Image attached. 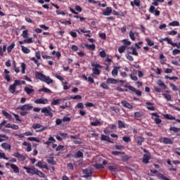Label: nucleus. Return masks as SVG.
Listing matches in <instances>:
<instances>
[{
	"label": "nucleus",
	"instance_id": "obj_1",
	"mask_svg": "<svg viewBox=\"0 0 180 180\" xmlns=\"http://www.w3.org/2000/svg\"><path fill=\"white\" fill-rule=\"evenodd\" d=\"M26 84V82L25 80H15L14 83L8 87V91L11 92V94H19V91H16V87L19 86L20 85H25Z\"/></svg>",
	"mask_w": 180,
	"mask_h": 180
},
{
	"label": "nucleus",
	"instance_id": "obj_2",
	"mask_svg": "<svg viewBox=\"0 0 180 180\" xmlns=\"http://www.w3.org/2000/svg\"><path fill=\"white\" fill-rule=\"evenodd\" d=\"M35 78H37V79H39V81H41L42 82H46L48 85L53 84V79H51L50 77H47L40 72H36Z\"/></svg>",
	"mask_w": 180,
	"mask_h": 180
},
{
	"label": "nucleus",
	"instance_id": "obj_3",
	"mask_svg": "<svg viewBox=\"0 0 180 180\" xmlns=\"http://www.w3.org/2000/svg\"><path fill=\"white\" fill-rule=\"evenodd\" d=\"M91 67H93V68H92L93 73L91 74V77L95 78V75H100L101 70H101V68H102V65H101L98 63H96L94 62H91Z\"/></svg>",
	"mask_w": 180,
	"mask_h": 180
},
{
	"label": "nucleus",
	"instance_id": "obj_4",
	"mask_svg": "<svg viewBox=\"0 0 180 180\" xmlns=\"http://www.w3.org/2000/svg\"><path fill=\"white\" fill-rule=\"evenodd\" d=\"M141 150H143V153H146V154L143 155V160L142 162L144 164H149L150 163V160L151 158V154L147 151V149L141 148Z\"/></svg>",
	"mask_w": 180,
	"mask_h": 180
},
{
	"label": "nucleus",
	"instance_id": "obj_5",
	"mask_svg": "<svg viewBox=\"0 0 180 180\" xmlns=\"http://www.w3.org/2000/svg\"><path fill=\"white\" fill-rule=\"evenodd\" d=\"M41 112L44 114V116H50V117H53V112H51V107L50 106L42 108Z\"/></svg>",
	"mask_w": 180,
	"mask_h": 180
},
{
	"label": "nucleus",
	"instance_id": "obj_6",
	"mask_svg": "<svg viewBox=\"0 0 180 180\" xmlns=\"http://www.w3.org/2000/svg\"><path fill=\"white\" fill-rule=\"evenodd\" d=\"M34 103L37 105H47L49 100L47 98H39L34 101Z\"/></svg>",
	"mask_w": 180,
	"mask_h": 180
},
{
	"label": "nucleus",
	"instance_id": "obj_7",
	"mask_svg": "<svg viewBox=\"0 0 180 180\" xmlns=\"http://www.w3.org/2000/svg\"><path fill=\"white\" fill-rule=\"evenodd\" d=\"M150 115L151 116L155 117L154 121L156 124H160V123H162V120L160 119V115H158V112H152L150 113Z\"/></svg>",
	"mask_w": 180,
	"mask_h": 180
},
{
	"label": "nucleus",
	"instance_id": "obj_8",
	"mask_svg": "<svg viewBox=\"0 0 180 180\" xmlns=\"http://www.w3.org/2000/svg\"><path fill=\"white\" fill-rule=\"evenodd\" d=\"M24 169H26L27 174H31L32 175H36V171L37 170L34 167L33 168L24 167Z\"/></svg>",
	"mask_w": 180,
	"mask_h": 180
},
{
	"label": "nucleus",
	"instance_id": "obj_9",
	"mask_svg": "<svg viewBox=\"0 0 180 180\" xmlns=\"http://www.w3.org/2000/svg\"><path fill=\"white\" fill-rule=\"evenodd\" d=\"M13 157H15V158H18V160H20L21 161H25L26 157L25 155L20 154L19 152H15L13 154Z\"/></svg>",
	"mask_w": 180,
	"mask_h": 180
},
{
	"label": "nucleus",
	"instance_id": "obj_10",
	"mask_svg": "<svg viewBox=\"0 0 180 180\" xmlns=\"http://www.w3.org/2000/svg\"><path fill=\"white\" fill-rule=\"evenodd\" d=\"M160 143L163 144H174V141H172L169 138L163 137L161 139Z\"/></svg>",
	"mask_w": 180,
	"mask_h": 180
},
{
	"label": "nucleus",
	"instance_id": "obj_11",
	"mask_svg": "<svg viewBox=\"0 0 180 180\" xmlns=\"http://www.w3.org/2000/svg\"><path fill=\"white\" fill-rule=\"evenodd\" d=\"M20 110H30L33 109V106L31 104H25L18 108Z\"/></svg>",
	"mask_w": 180,
	"mask_h": 180
},
{
	"label": "nucleus",
	"instance_id": "obj_12",
	"mask_svg": "<svg viewBox=\"0 0 180 180\" xmlns=\"http://www.w3.org/2000/svg\"><path fill=\"white\" fill-rule=\"evenodd\" d=\"M111 13H112V7H107L105 10H104L102 12V15H103V16H110Z\"/></svg>",
	"mask_w": 180,
	"mask_h": 180
},
{
	"label": "nucleus",
	"instance_id": "obj_13",
	"mask_svg": "<svg viewBox=\"0 0 180 180\" xmlns=\"http://www.w3.org/2000/svg\"><path fill=\"white\" fill-rule=\"evenodd\" d=\"M165 119H167V120H176V122H178V123H180L179 119H175V117L169 115V114H165L164 115Z\"/></svg>",
	"mask_w": 180,
	"mask_h": 180
},
{
	"label": "nucleus",
	"instance_id": "obj_14",
	"mask_svg": "<svg viewBox=\"0 0 180 180\" xmlns=\"http://www.w3.org/2000/svg\"><path fill=\"white\" fill-rule=\"evenodd\" d=\"M36 167H38L39 168H44V169H47L48 171L49 169V166H47V165L46 164L44 165L43 162L40 160L36 164Z\"/></svg>",
	"mask_w": 180,
	"mask_h": 180
},
{
	"label": "nucleus",
	"instance_id": "obj_15",
	"mask_svg": "<svg viewBox=\"0 0 180 180\" xmlns=\"http://www.w3.org/2000/svg\"><path fill=\"white\" fill-rule=\"evenodd\" d=\"M121 103L124 108H127L128 109H133V105L130 103L127 102L126 100L121 101Z\"/></svg>",
	"mask_w": 180,
	"mask_h": 180
},
{
	"label": "nucleus",
	"instance_id": "obj_16",
	"mask_svg": "<svg viewBox=\"0 0 180 180\" xmlns=\"http://www.w3.org/2000/svg\"><path fill=\"white\" fill-rule=\"evenodd\" d=\"M101 141H108L111 144H113V143H115L113 141L110 140V138H109V136L106 135H101Z\"/></svg>",
	"mask_w": 180,
	"mask_h": 180
},
{
	"label": "nucleus",
	"instance_id": "obj_17",
	"mask_svg": "<svg viewBox=\"0 0 180 180\" xmlns=\"http://www.w3.org/2000/svg\"><path fill=\"white\" fill-rule=\"evenodd\" d=\"M136 140L137 146H142L145 141L144 137L143 136H136Z\"/></svg>",
	"mask_w": 180,
	"mask_h": 180
},
{
	"label": "nucleus",
	"instance_id": "obj_18",
	"mask_svg": "<svg viewBox=\"0 0 180 180\" xmlns=\"http://www.w3.org/2000/svg\"><path fill=\"white\" fill-rule=\"evenodd\" d=\"M129 91H131L132 92H135V94L138 96H141V91H140L139 89H136V88H134V86H129Z\"/></svg>",
	"mask_w": 180,
	"mask_h": 180
},
{
	"label": "nucleus",
	"instance_id": "obj_19",
	"mask_svg": "<svg viewBox=\"0 0 180 180\" xmlns=\"http://www.w3.org/2000/svg\"><path fill=\"white\" fill-rule=\"evenodd\" d=\"M82 77L83 79H84L85 81H88V82H89L90 84L95 83V80H94V78H92L91 77H87L85 75H82Z\"/></svg>",
	"mask_w": 180,
	"mask_h": 180
},
{
	"label": "nucleus",
	"instance_id": "obj_20",
	"mask_svg": "<svg viewBox=\"0 0 180 180\" xmlns=\"http://www.w3.org/2000/svg\"><path fill=\"white\" fill-rule=\"evenodd\" d=\"M22 146L27 147V153H30V151H32V143L24 141L22 143Z\"/></svg>",
	"mask_w": 180,
	"mask_h": 180
},
{
	"label": "nucleus",
	"instance_id": "obj_21",
	"mask_svg": "<svg viewBox=\"0 0 180 180\" xmlns=\"http://www.w3.org/2000/svg\"><path fill=\"white\" fill-rule=\"evenodd\" d=\"M53 143H56V139L53 136H50L48 139V141L44 143L46 146H50V144H52Z\"/></svg>",
	"mask_w": 180,
	"mask_h": 180
},
{
	"label": "nucleus",
	"instance_id": "obj_22",
	"mask_svg": "<svg viewBox=\"0 0 180 180\" xmlns=\"http://www.w3.org/2000/svg\"><path fill=\"white\" fill-rule=\"evenodd\" d=\"M146 104L148 105L147 109L148 110H152L153 112L155 110V107L153 106V105H154L153 103L148 101L146 103Z\"/></svg>",
	"mask_w": 180,
	"mask_h": 180
},
{
	"label": "nucleus",
	"instance_id": "obj_23",
	"mask_svg": "<svg viewBox=\"0 0 180 180\" xmlns=\"http://www.w3.org/2000/svg\"><path fill=\"white\" fill-rule=\"evenodd\" d=\"M84 172L86 174L84 176V178H89V176H91L92 174H94V172L92 170H89L87 169H84Z\"/></svg>",
	"mask_w": 180,
	"mask_h": 180
},
{
	"label": "nucleus",
	"instance_id": "obj_24",
	"mask_svg": "<svg viewBox=\"0 0 180 180\" xmlns=\"http://www.w3.org/2000/svg\"><path fill=\"white\" fill-rule=\"evenodd\" d=\"M11 169L13 170L14 174H19V167H18L15 164L11 165Z\"/></svg>",
	"mask_w": 180,
	"mask_h": 180
},
{
	"label": "nucleus",
	"instance_id": "obj_25",
	"mask_svg": "<svg viewBox=\"0 0 180 180\" xmlns=\"http://www.w3.org/2000/svg\"><path fill=\"white\" fill-rule=\"evenodd\" d=\"M1 148H4V150H11V144L8 143H1Z\"/></svg>",
	"mask_w": 180,
	"mask_h": 180
},
{
	"label": "nucleus",
	"instance_id": "obj_26",
	"mask_svg": "<svg viewBox=\"0 0 180 180\" xmlns=\"http://www.w3.org/2000/svg\"><path fill=\"white\" fill-rule=\"evenodd\" d=\"M21 50L24 54H29L30 53V49L25 46L21 45Z\"/></svg>",
	"mask_w": 180,
	"mask_h": 180
},
{
	"label": "nucleus",
	"instance_id": "obj_27",
	"mask_svg": "<svg viewBox=\"0 0 180 180\" xmlns=\"http://www.w3.org/2000/svg\"><path fill=\"white\" fill-rule=\"evenodd\" d=\"M84 157V153L80 150H78L77 153H75L74 158H82Z\"/></svg>",
	"mask_w": 180,
	"mask_h": 180
},
{
	"label": "nucleus",
	"instance_id": "obj_28",
	"mask_svg": "<svg viewBox=\"0 0 180 180\" xmlns=\"http://www.w3.org/2000/svg\"><path fill=\"white\" fill-rule=\"evenodd\" d=\"M106 82L107 84H117L119 80L113 78H108L107 79Z\"/></svg>",
	"mask_w": 180,
	"mask_h": 180
},
{
	"label": "nucleus",
	"instance_id": "obj_29",
	"mask_svg": "<svg viewBox=\"0 0 180 180\" xmlns=\"http://www.w3.org/2000/svg\"><path fill=\"white\" fill-rule=\"evenodd\" d=\"M35 175H37L38 176H39V178H46V174L40 172L39 169H37L35 172Z\"/></svg>",
	"mask_w": 180,
	"mask_h": 180
},
{
	"label": "nucleus",
	"instance_id": "obj_30",
	"mask_svg": "<svg viewBox=\"0 0 180 180\" xmlns=\"http://www.w3.org/2000/svg\"><path fill=\"white\" fill-rule=\"evenodd\" d=\"M48 164H51V165H56L57 164V162L54 160L53 157H50L49 159H47Z\"/></svg>",
	"mask_w": 180,
	"mask_h": 180
},
{
	"label": "nucleus",
	"instance_id": "obj_31",
	"mask_svg": "<svg viewBox=\"0 0 180 180\" xmlns=\"http://www.w3.org/2000/svg\"><path fill=\"white\" fill-rule=\"evenodd\" d=\"M119 68H120V67L117 66H115L113 70H112V77H116L118 74V70Z\"/></svg>",
	"mask_w": 180,
	"mask_h": 180
},
{
	"label": "nucleus",
	"instance_id": "obj_32",
	"mask_svg": "<svg viewBox=\"0 0 180 180\" xmlns=\"http://www.w3.org/2000/svg\"><path fill=\"white\" fill-rule=\"evenodd\" d=\"M84 47H86V49H88V50H91L92 51H94V50H95V44H84Z\"/></svg>",
	"mask_w": 180,
	"mask_h": 180
},
{
	"label": "nucleus",
	"instance_id": "obj_33",
	"mask_svg": "<svg viewBox=\"0 0 180 180\" xmlns=\"http://www.w3.org/2000/svg\"><path fill=\"white\" fill-rule=\"evenodd\" d=\"M1 112L4 115V116H5L7 119H9V120H12V115L9 114L8 112L2 110Z\"/></svg>",
	"mask_w": 180,
	"mask_h": 180
},
{
	"label": "nucleus",
	"instance_id": "obj_34",
	"mask_svg": "<svg viewBox=\"0 0 180 180\" xmlns=\"http://www.w3.org/2000/svg\"><path fill=\"white\" fill-rule=\"evenodd\" d=\"M15 42H13L10 46H8L7 47V52L9 53H12V50H13V49H15Z\"/></svg>",
	"mask_w": 180,
	"mask_h": 180
},
{
	"label": "nucleus",
	"instance_id": "obj_35",
	"mask_svg": "<svg viewBox=\"0 0 180 180\" xmlns=\"http://www.w3.org/2000/svg\"><path fill=\"white\" fill-rule=\"evenodd\" d=\"M24 91L27 93V95H30V94H33V92H34V89H30L29 87H25Z\"/></svg>",
	"mask_w": 180,
	"mask_h": 180
},
{
	"label": "nucleus",
	"instance_id": "obj_36",
	"mask_svg": "<svg viewBox=\"0 0 180 180\" xmlns=\"http://www.w3.org/2000/svg\"><path fill=\"white\" fill-rule=\"evenodd\" d=\"M118 127L119 129H126V125L122 120H118Z\"/></svg>",
	"mask_w": 180,
	"mask_h": 180
},
{
	"label": "nucleus",
	"instance_id": "obj_37",
	"mask_svg": "<svg viewBox=\"0 0 180 180\" xmlns=\"http://www.w3.org/2000/svg\"><path fill=\"white\" fill-rule=\"evenodd\" d=\"M39 92H46V94H50V93H51V90H50L49 89H47L46 87H44L42 89H40L39 90Z\"/></svg>",
	"mask_w": 180,
	"mask_h": 180
},
{
	"label": "nucleus",
	"instance_id": "obj_38",
	"mask_svg": "<svg viewBox=\"0 0 180 180\" xmlns=\"http://www.w3.org/2000/svg\"><path fill=\"white\" fill-rule=\"evenodd\" d=\"M22 36L24 39H27V37L29 36V30H25L22 31Z\"/></svg>",
	"mask_w": 180,
	"mask_h": 180
},
{
	"label": "nucleus",
	"instance_id": "obj_39",
	"mask_svg": "<svg viewBox=\"0 0 180 180\" xmlns=\"http://www.w3.org/2000/svg\"><path fill=\"white\" fill-rule=\"evenodd\" d=\"M134 117H136V119H139V117H141L142 116H143V112H135L134 113Z\"/></svg>",
	"mask_w": 180,
	"mask_h": 180
},
{
	"label": "nucleus",
	"instance_id": "obj_40",
	"mask_svg": "<svg viewBox=\"0 0 180 180\" xmlns=\"http://www.w3.org/2000/svg\"><path fill=\"white\" fill-rule=\"evenodd\" d=\"M42 127H43V125L40 124H34L32 125V129H34V130H36L37 129H41Z\"/></svg>",
	"mask_w": 180,
	"mask_h": 180
},
{
	"label": "nucleus",
	"instance_id": "obj_41",
	"mask_svg": "<svg viewBox=\"0 0 180 180\" xmlns=\"http://www.w3.org/2000/svg\"><path fill=\"white\" fill-rule=\"evenodd\" d=\"M169 26H172L173 27H175V26H179V21H173V22L169 23Z\"/></svg>",
	"mask_w": 180,
	"mask_h": 180
},
{
	"label": "nucleus",
	"instance_id": "obj_42",
	"mask_svg": "<svg viewBox=\"0 0 180 180\" xmlns=\"http://www.w3.org/2000/svg\"><path fill=\"white\" fill-rule=\"evenodd\" d=\"M125 50H126V46H121L118 48V51L120 54H122V53H124Z\"/></svg>",
	"mask_w": 180,
	"mask_h": 180
},
{
	"label": "nucleus",
	"instance_id": "obj_43",
	"mask_svg": "<svg viewBox=\"0 0 180 180\" xmlns=\"http://www.w3.org/2000/svg\"><path fill=\"white\" fill-rule=\"evenodd\" d=\"M31 61H34V64H36L37 67H40V63L39 62V60H37V59H36V58H31Z\"/></svg>",
	"mask_w": 180,
	"mask_h": 180
},
{
	"label": "nucleus",
	"instance_id": "obj_44",
	"mask_svg": "<svg viewBox=\"0 0 180 180\" xmlns=\"http://www.w3.org/2000/svg\"><path fill=\"white\" fill-rule=\"evenodd\" d=\"M27 140H29V141H36L37 143H40V141L36 137H28Z\"/></svg>",
	"mask_w": 180,
	"mask_h": 180
},
{
	"label": "nucleus",
	"instance_id": "obj_45",
	"mask_svg": "<svg viewBox=\"0 0 180 180\" xmlns=\"http://www.w3.org/2000/svg\"><path fill=\"white\" fill-rule=\"evenodd\" d=\"M129 37L131 40H132V41H134V40H136V37H134V32H133V31L129 32Z\"/></svg>",
	"mask_w": 180,
	"mask_h": 180
},
{
	"label": "nucleus",
	"instance_id": "obj_46",
	"mask_svg": "<svg viewBox=\"0 0 180 180\" xmlns=\"http://www.w3.org/2000/svg\"><path fill=\"white\" fill-rule=\"evenodd\" d=\"M130 50H132V54L133 56H139V53H137V50L135 47H131L129 48Z\"/></svg>",
	"mask_w": 180,
	"mask_h": 180
},
{
	"label": "nucleus",
	"instance_id": "obj_47",
	"mask_svg": "<svg viewBox=\"0 0 180 180\" xmlns=\"http://www.w3.org/2000/svg\"><path fill=\"white\" fill-rule=\"evenodd\" d=\"M95 168H96V169H103V168H105V166H103V165H100V164H96L94 165Z\"/></svg>",
	"mask_w": 180,
	"mask_h": 180
},
{
	"label": "nucleus",
	"instance_id": "obj_48",
	"mask_svg": "<svg viewBox=\"0 0 180 180\" xmlns=\"http://www.w3.org/2000/svg\"><path fill=\"white\" fill-rule=\"evenodd\" d=\"M90 124L91 126H99V124H101V121L97 120L95 122H91Z\"/></svg>",
	"mask_w": 180,
	"mask_h": 180
},
{
	"label": "nucleus",
	"instance_id": "obj_49",
	"mask_svg": "<svg viewBox=\"0 0 180 180\" xmlns=\"http://www.w3.org/2000/svg\"><path fill=\"white\" fill-rule=\"evenodd\" d=\"M1 158H3L4 160H9L8 158L6 157V155L5 154V153H1L0 152V160H1Z\"/></svg>",
	"mask_w": 180,
	"mask_h": 180
},
{
	"label": "nucleus",
	"instance_id": "obj_50",
	"mask_svg": "<svg viewBox=\"0 0 180 180\" xmlns=\"http://www.w3.org/2000/svg\"><path fill=\"white\" fill-rule=\"evenodd\" d=\"M167 34H169V36H176V34H178V32L175 30L169 31L167 32Z\"/></svg>",
	"mask_w": 180,
	"mask_h": 180
},
{
	"label": "nucleus",
	"instance_id": "obj_51",
	"mask_svg": "<svg viewBox=\"0 0 180 180\" xmlns=\"http://www.w3.org/2000/svg\"><path fill=\"white\" fill-rule=\"evenodd\" d=\"M170 131H174V133H178L179 131V129L175 127H172L169 128Z\"/></svg>",
	"mask_w": 180,
	"mask_h": 180
},
{
	"label": "nucleus",
	"instance_id": "obj_52",
	"mask_svg": "<svg viewBox=\"0 0 180 180\" xmlns=\"http://www.w3.org/2000/svg\"><path fill=\"white\" fill-rule=\"evenodd\" d=\"M122 140L124 143H130V141H131V139H130L129 136H123Z\"/></svg>",
	"mask_w": 180,
	"mask_h": 180
},
{
	"label": "nucleus",
	"instance_id": "obj_53",
	"mask_svg": "<svg viewBox=\"0 0 180 180\" xmlns=\"http://www.w3.org/2000/svg\"><path fill=\"white\" fill-rule=\"evenodd\" d=\"M111 154H112V155H120V154L124 155V152L112 151Z\"/></svg>",
	"mask_w": 180,
	"mask_h": 180
},
{
	"label": "nucleus",
	"instance_id": "obj_54",
	"mask_svg": "<svg viewBox=\"0 0 180 180\" xmlns=\"http://www.w3.org/2000/svg\"><path fill=\"white\" fill-rule=\"evenodd\" d=\"M21 68H22V70H21L22 74H25L26 72V64L22 63Z\"/></svg>",
	"mask_w": 180,
	"mask_h": 180
},
{
	"label": "nucleus",
	"instance_id": "obj_55",
	"mask_svg": "<svg viewBox=\"0 0 180 180\" xmlns=\"http://www.w3.org/2000/svg\"><path fill=\"white\" fill-rule=\"evenodd\" d=\"M146 40V42L148 43V46H154V42L151 39H150L149 38H147Z\"/></svg>",
	"mask_w": 180,
	"mask_h": 180
},
{
	"label": "nucleus",
	"instance_id": "obj_56",
	"mask_svg": "<svg viewBox=\"0 0 180 180\" xmlns=\"http://www.w3.org/2000/svg\"><path fill=\"white\" fill-rule=\"evenodd\" d=\"M76 109H84V103H78L75 107Z\"/></svg>",
	"mask_w": 180,
	"mask_h": 180
},
{
	"label": "nucleus",
	"instance_id": "obj_57",
	"mask_svg": "<svg viewBox=\"0 0 180 180\" xmlns=\"http://www.w3.org/2000/svg\"><path fill=\"white\" fill-rule=\"evenodd\" d=\"M158 84L159 85V86H162L163 88H167V85H165V83L161 80L158 81Z\"/></svg>",
	"mask_w": 180,
	"mask_h": 180
},
{
	"label": "nucleus",
	"instance_id": "obj_58",
	"mask_svg": "<svg viewBox=\"0 0 180 180\" xmlns=\"http://www.w3.org/2000/svg\"><path fill=\"white\" fill-rule=\"evenodd\" d=\"M99 56L102 58H105V57H106V52H105V51H101L99 52Z\"/></svg>",
	"mask_w": 180,
	"mask_h": 180
},
{
	"label": "nucleus",
	"instance_id": "obj_59",
	"mask_svg": "<svg viewBox=\"0 0 180 180\" xmlns=\"http://www.w3.org/2000/svg\"><path fill=\"white\" fill-rule=\"evenodd\" d=\"M126 58H127L129 60V61H134V58H133V56H130L129 53L125 55Z\"/></svg>",
	"mask_w": 180,
	"mask_h": 180
},
{
	"label": "nucleus",
	"instance_id": "obj_60",
	"mask_svg": "<svg viewBox=\"0 0 180 180\" xmlns=\"http://www.w3.org/2000/svg\"><path fill=\"white\" fill-rule=\"evenodd\" d=\"M162 40H165V41H167L168 44H172V39H169L168 37L162 38Z\"/></svg>",
	"mask_w": 180,
	"mask_h": 180
},
{
	"label": "nucleus",
	"instance_id": "obj_61",
	"mask_svg": "<svg viewBox=\"0 0 180 180\" xmlns=\"http://www.w3.org/2000/svg\"><path fill=\"white\" fill-rule=\"evenodd\" d=\"M130 78H131V79H132V81H137V79H139L137 76H136L135 75H133V74L130 75Z\"/></svg>",
	"mask_w": 180,
	"mask_h": 180
},
{
	"label": "nucleus",
	"instance_id": "obj_62",
	"mask_svg": "<svg viewBox=\"0 0 180 180\" xmlns=\"http://www.w3.org/2000/svg\"><path fill=\"white\" fill-rule=\"evenodd\" d=\"M67 167L68 168V169H70L71 171H74V165H72V163H68L67 165Z\"/></svg>",
	"mask_w": 180,
	"mask_h": 180
},
{
	"label": "nucleus",
	"instance_id": "obj_63",
	"mask_svg": "<svg viewBox=\"0 0 180 180\" xmlns=\"http://www.w3.org/2000/svg\"><path fill=\"white\" fill-rule=\"evenodd\" d=\"M173 56H176V54H180V50L179 49H174L172 51Z\"/></svg>",
	"mask_w": 180,
	"mask_h": 180
},
{
	"label": "nucleus",
	"instance_id": "obj_64",
	"mask_svg": "<svg viewBox=\"0 0 180 180\" xmlns=\"http://www.w3.org/2000/svg\"><path fill=\"white\" fill-rule=\"evenodd\" d=\"M164 96L167 99V101H172L171 95H169V94H165Z\"/></svg>",
	"mask_w": 180,
	"mask_h": 180
}]
</instances>
